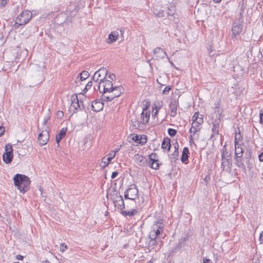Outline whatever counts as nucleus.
<instances>
[{
	"instance_id": "nucleus-1",
	"label": "nucleus",
	"mask_w": 263,
	"mask_h": 263,
	"mask_svg": "<svg viewBox=\"0 0 263 263\" xmlns=\"http://www.w3.org/2000/svg\"><path fill=\"white\" fill-rule=\"evenodd\" d=\"M14 185L23 194L29 190L31 181L29 177L25 175L16 174L13 177Z\"/></svg>"
},
{
	"instance_id": "nucleus-2",
	"label": "nucleus",
	"mask_w": 263,
	"mask_h": 263,
	"mask_svg": "<svg viewBox=\"0 0 263 263\" xmlns=\"http://www.w3.org/2000/svg\"><path fill=\"white\" fill-rule=\"evenodd\" d=\"M32 18V13L29 11H25L21 12L15 18L13 28L17 29L20 26H24L27 24Z\"/></svg>"
},
{
	"instance_id": "nucleus-3",
	"label": "nucleus",
	"mask_w": 263,
	"mask_h": 263,
	"mask_svg": "<svg viewBox=\"0 0 263 263\" xmlns=\"http://www.w3.org/2000/svg\"><path fill=\"white\" fill-rule=\"evenodd\" d=\"M243 12V9L241 7L239 13V18L235 21L232 24V37L236 38V36L239 35L240 32L242 31V23H243V18H242V13Z\"/></svg>"
},
{
	"instance_id": "nucleus-4",
	"label": "nucleus",
	"mask_w": 263,
	"mask_h": 263,
	"mask_svg": "<svg viewBox=\"0 0 263 263\" xmlns=\"http://www.w3.org/2000/svg\"><path fill=\"white\" fill-rule=\"evenodd\" d=\"M107 70L104 67H101L99 70L94 73L92 79L93 80L99 84L98 85V89H100L102 82L103 81L107 74Z\"/></svg>"
},
{
	"instance_id": "nucleus-5",
	"label": "nucleus",
	"mask_w": 263,
	"mask_h": 263,
	"mask_svg": "<svg viewBox=\"0 0 263 263\" xmlns=\"http://www.w3.org/2000/svg\"><path fill=\"white\" fill-rule=\"evenodd\" d=\"M109 96H104L107 100H113L115 98L119 97L124 92V88L121 86H115L109 91Z\"/></svg>"
},
{
	"instance_id": "nucleus-6",
	"label": "nucleus",
	"mask_w": 263,
	"mask_h": 263,
	"mask_svg": "<svg viewBox=\"0 0 263 263\" xmlns=\"http://www.w3.org/2000/svg\"><path fill=\"white\" fill-rule=\"evenodd\" d=\"M158 155L156 153H153L149 155L148 165L154 170H158L162 163H159L158 160L157 159Z\"/></svg>"
},
{
	"instance_id": "nucleus-7",
	"label": "nucleus",
	"mask_w": 263,
	"mask_h": 263,
	"mask_svg": "<svg viewBox=\"0 0 263 263\" xmlns=\"http://www.w3.org/2000/svg\"><path fill=\"white\" fill-rule=\"evenodd\" d=\"M232 166V157H221V169L229 173L231 172Z\"/></svg>"
},
{
	"instance_id": "nucleus-8",
	"label": "nucleus",
	"mask_w": 263,
	"mask_h": 263,
	"mask_svg": "<svg viewBox=\"0 0 263 263\" xmlns=\"http://www.w3.org/2000/svg\"><path fill=\"white\" fill-rule=\"evenodd\" d=\"M166 16L169 17L170 20L172 21L174 23H178L179 18L178 15L176 13V10L175 6H171L168 8L167 11L165 13Z\"/></svg>"
},
{
	"instance_id": "nucleus-9",
	"label": "nucleus",
	"mask_w": 263,
	"mask_h": 263,
	"mask_svg": "<svg viewBox=\"0 0 263 263\" xmlns=\"http://www.w3.org/2000/svg\"><path fill=\"white\" fill-rule=\"evenodd\" d=\"M127 192H128L130 195V200L132 201V204L136 205L135 199L138 195V190L137 188V186L135 184H132L130 185V187L127 189Z\"/></svg>"
},
{
	"instance_id": "nucleus-10",
	"label": "nucleus",
	"mask_w": 263,
	"mask_h": 263,
	"mask_svg": "<svg viewBox=\"0 0 263 263\" xmlns=\"http://www.w3.org/2000/svg\"><path fill=\"white\" fill-rule=\"evenodd\" d=\"M49 139V131L45 129L40 133L38 136L39 144L41 145H45L47 144Z\"/></svg>"
},
{
	"instance_id": "nucleus-11",
	"label": "nucleus",
	"mask_w": 263,
	"mask_h": 263,
	"mask_svg": "<svg viewBox=\"0 0 263 263\" xmlns=\"http://www.w3.org/2000/svg\"><path fill=\"white\" fill-rule=\"evenodd\" d=\"M71 106L74 108V110L73 112H76L79 110H82L84 108V105L81 106L80 105L77 95H73L71 97Z\"/></svg>"
},
{
	"instance_id": "nucleus-12",
	"label": "nucleus",
	"mask_w": 263,
	"mask_h": 263,
	"mask_svg": "<svg viewBox=\"0 0 263 263\" xmlns=\"http://www.w3.org/2000/svg\"><path fill=\"white\" fill-rule=\"evenodd\" d=\"M163 227L164 224L162 220H158L153 225L152 229L154 231V233H156L157 237H158L163 231Z\"/></svg>"
},
{
	"instance_id": "nucleus-13",
	"label": "nucleus",
	"mask_w": 263,
	"mask_h": 263,
	"mask_svg": "<svg viewBox=\"0 0 263 263\" xmlns=\"http://www.w3.org/2000/svg\"><path fill=\"white\" fill-rule=\"evenodd\" d=\"M243 161L247 164V167L249 170L253 167V159L252 158V152L251 149H248L245 153L243 157Z\"/></svg>"
},
{
	"instance_id": "nucleus-14",
	"label": "nucleus",
	"mask_w": 263,
	"mask_h": 263,
	"mask_svg": "<svg viewBox=\"0 0 263 263\" xmlns=\"http://www.w3.org/2000/svg\"><path fill=\"white\" fill-rule=\"evenodd\" d=\"M102 83H103V91H101L100 88L99 89L100 93L108 92L114 87H113L112 83L110 80L105 79L102 82Z\"/></svg>"
},
{
	"instance_id": "nucleus-15",
	"label": "nucleus",
	"mask_w": 263,
	"mask_h": 263,
	"mask_svg": "<svg viewBox=\"0 0 263 263\" xmlns=\"http://www.w3.org/2000/svg\"><path fill=\"white\" fill-rule=\"evenodd\" d=\"M134 158L136 163L140 166H143L148 165V162L146 157L139 154H136Z\"/></svg>"
},
{
	"instance_id": "nucleus-16",
	"label": "nucleus",
	"mask_w": 263,
	"mask_h": 263,
	"mask_svg": "<svg viewBox=\"0 0 263 263\" xmlns=\"http://www.w3.org/2000/svg\"><path fill=\"white\" fill-rule=\"evenodd\" d=\"M154 53L155 54L156 60H160L164 58L167 56L166 52L160 47H157L154 50Z\"/></svg>"
},
{
	"instance_id": "nucleus-17",
	"label": "nucleus",
	"mask_w": 263,
	"mask_h": 263,
	"mask_svg": "<svg viewBox=\"0 0 263 263\" xmlns=\"http://www.w3.org/2000/svg\"><path fill=\"white\" fill-rule=\"evenodd\" d=\"M104 104L97 100H95L91 103V109L93 111L98 112L103 109Z\"/></svg>"
},
{
	"instance_id": "nucleus-18",
	"label": "nucleus",
	"mask_w": 263,
	"mask_h": 263,
	"mask_svg": "<svg viewBox=\"0 0 263 263\" xmlns=\"http://www.w3.org/2000/svg\"><path fill=\"white\" fill-rule=\"evenodd\" d=\"M138 213V210L136 209V205L133 204V209L130 211L122 210L121 214L124 217H132Z\"/></svg>"
},
{
	"instance_id": "nucleus-19",
	"label": "nucleus",
	"mask_w": 263,
	"mask_h": 263,
	"mask_svg": "<svg viewBox=\"0 0 263 263\" xmlns=\"http://www.w3.org/2000/svg\"><path fill=\"white\" fill-rule=\"evenodd\" d=\"M178 102L175 100H172L170 103L169 106L171 110V116L174 117L177 115Z\"/></svg>"
},
{
	"instance_id": "nucleus-20",
	"label": "nucleus",
	"mask_w": 263,
	"mask_h": 263,
	"mask_svg": "<svg viewBox=\"0 0 263 263\" xmlns=\"http://www.w3.org/2000/svg\"><path fill=\"white\" fill-rule=\"evenodd\" d=\"M132 126L136 129L143 130L145 127V123L135 119V121L132 120Z\"/></svg>"
},
{
	"instance_id": "nucleus-21",
	"label": "nucleus",
	"mask_w": 263,
	"mask_h": 263,
	"mask_svg": "<svg viewBox=\"0 0 263 263\" xmlns=\"http://www.w3.org/2000/svg\"><path fill=\"white\" fill-rule=\"evenodd\" d=\"M220 122V114L219 116H218L214 122L212 123L213 127H212V132L215 134H218V128L219 127V123Z\"/></svg>"
},
{
	"instance_id": "nucleus-22",
	"label": "nucleus",
	"mask_w": 263,
	"mask_h": 263,
	"mask_svg": "<svg viewBox=\"0 0 263 263\" xmlns=\"http://www.w3.org/2000/svg\"><path fill=\"white\" fill-rule=\"evenodd\" d=\"M67 130V127L62 128L59 133L56 135L55 141L59 144L60 141L66 136Z\"/></svg>"
},
{
	"instance_id": "nucleus-23",
	"label": "nucleus",
	"mask_w": 263,
	"mask_h": 263,
	"mask_svg": "<svg viewBox=\"0 0 263 263\" xmlns=\"http://www.w3.org/2000/svg\"><path fill=\"white\" fill-rule=\"evenodd\" d=\"M243 145L238 143V145H235V157H242L243 153L242 146Z\"/></svg>"
},
{
	"instance_id": "nucleus-24",
	"label": "nucleus",
	"mask_w": 263,
	"mask_h": 263,
	"mask_svg": "<svg viewBox=\"0 0 263 263\" xmlns=\"http://www.w3.org/2000/svg\"><path fill=\"white\" fill-rule=\"evenodd\" d=\"M171 147V139L168 137L164 138L162 141L161 148L162 149H166L167 152L170 151Z\"/></svg>"
},
{
	"instance_id": "nucleus-25",
	"label": "nucleus",
	"mask_w": 263,
	"mask_h": 263,
	"mask_svg": "<svg viewBox=\"0 0 263 263\" xmlns=\"http://www.w3.org/2000/svg\"><path fill=\"white\" fill-rule=\"evenodd\" d=\"M150 117V111H147L146 108L143 109L141 114V119L142 120V122L145 123V124L149 121Z\"/></svg>"
},
{
	"instance_id": "nucleus-26",
	"label": "nucleus",
	"mask_w": 263,
	"mask_h": 263,
	"mask_svg": "<svg viewBox=\"0 0 263 263\" xmlns=\"http://www.w3.org/2000/svg\"><path fill=\"white\" fill-rule=\"evenodd\" d=\"M189 154V150L187 147H185L183 149L181 160L184 163H186V161L188 160Z\"/></svg>"
},
{
	"instance_id": "nucleus-27",
	"label": "nucleus",
	"mask_w": 263,
	"mask_h": 263,
	"mask_svg": "<svg viewBox=\"0 0 263 263\" xmlns=\"http://www.w3.org/2000/svg\"><path fill=\"white\" fill-rule=\"evenodd\" d=\"M234 159L235 161L236 165L239 167L241 168L243 171H246V166L244 164V161L242 157H234Z\"/></svg>"
},
{
	"instance_id": "nucleus-28",
	"label": "nucleus",
	"mask_w": 263,
	"mask_h": 263,
	"mask_svg": "<svg viewBox=\"0 0 263 263\" xmlns=\"http://www.w3.org/2000/svg\"><path fill=\"white\" fill-rule=\"evenodd\" d=\"M3 158L6 163H10L12 161L13 153L5 152L3 155Z\"/></svg>"
},
{
	"instance_id": "nucleus-29",
	"label": "nucleus",
	"mask_w": 263,
	"mask_h": 263,
	"mask_svg": "<svg viewBox=\"0 0 263 263\" xmlns=\"http://www.w3.org/2000/svg\"><path fill=\"white\" fill-rule=\"evenodd\" d=\"M153 12L154 14L158 17H162L166 16L165 13L164 11L161 9H157V8H153Z\"/></svg>"
},
{
	"instance_id": "nucleus-30",
	"label": "nucleus",
	"mask_w": 263,
	"mask_h": 263,
	"mask_svg": "<svg viewBox=\"0 0 263 263\" xmlns=\"http://www.w3.org/2000/svg\"><path fill=\"white\" fill-rule=\"evenodd\" d=\"M119 34L118 32L112 31L108 35V40H110L109 43L116 42L118 39Z\"/></svg>"
},
{
	"instance_id": "nucleus-31",
	"label": "nucleus",
	"mask_w": 263,
	"mask_h": 263,
	"mask_svg": "<svg viewBox=\"0 0 263 263\" xmlns=\"http://www.w3.org/2000/svg\"><path fill=\"white\" fill-rule=\"evenodd\" d=\"M115 206L121 211L125 209V204L123 199L114 201Z\"/></svg>"
},
{
	"instance_id": "nucleus-32",
	"label": "nucleus",
	"mask_w": 263,
	"mask_h": 263,
	"mask_svg": "<svg viewBox=\"0 0 263 263\" xmlns=\"http://www.w3.org/2000/svg\"><path fill=\"white\" fill-rule=\"evenodd\" d=\"M200 128H199V126L197 124H193V122L192 124V127L189 130V133L191 134L193 133V135L196 134V132H198Z\"/></svg>"
},
{
	"instance_id": "nucleus-33",
	"label": "nucleus",
	"mask_w": 263,
	"mask_h": 263,
	"mask_svg": "<svg viewBox=\"0 0 263 263\" xmlns=\"http://www.w3.org/2000/svg\"><path fill=\"white\" fill-rule=\"evenodd\" d=\"M221 157H231V153L227 150L226 145L223 146L221 149Z\"/></svg>"
},
{
	"instance_id": "nucleus-34",
	"label": "nucleus",
	"mask_w": 263,
	"mask_h": 263,
	"mask_svg": "<svg viewBox=\"0 0 263 263\" xmlns=\"http://www.w3.org/2000/svg\"><path fill=\"white\" fill-rule=\"evenodd\" d=\"M89 76V73L88 71L84 70L80 73V80L83 81L86 79Z\"/></svg>"
},
{
	"instance_id": "nucleus-35",
	"label": "nucleus",
	"mask_w": 263,
	"mask_h": 263,
	"mask_svg": "<svg viewBox=\"0 0 263 263\" xmlns=\"http://www.w3.org/2000/svg\"><path fill=\"white\" fill-rule=\"evenodd\" d=\"M242 139V137L240 134V132L239 130V132L236 133L234 139L235 145H238L239 143V141L241 140Z\"/></svg>"
},
{
	"instance_id": "nucleus-36",
	"label": "nucleus",
	"mask_w": 263,
	"mask_h": 263,
	"mask_svg": "<svg viewBox=\"0 0 263 263\" xmlns=\"http://www.w3.org/2000/svg\"><path fill=\"white\" fill-rule=\"evenodd\" d=\"M167 132L168 134L172 137H174L177 134V130L171 128L168 129Z\"/></svg>"
},
{
	"instance_id": "nucleus-37",
	"label": "nucleus",
	"mask_w": 263,
	"mask_h": 263,
	"mask_svg": "<svg viewBox=\"0 0 263 263\" xmlns=\"http://www.w3.org/2000/svg\"><path fill=\"white\" fill-rule=\"evenodd\" d=\"M178 156H179V152H178V150L177 149L176 151H175L174 152V153L171 155V158H172V159L175 161L178 159Z\"/></svg>"
},
{
	"instance_id": "nucleus-38",
	"label": "nucleus",
	"mask_w": 263,
	"mask_h": 263,
	"mask_svg": "<svg viewBox=\"0 0 263 263\" xmlns=\"http://www.w3.org/2000/svg\"><path fill=\"white\" fill-rule=\"evenodd\" d=\"M5 151L6 153H13L12 147L10 144H6L5 147Z\"/></svg>"
},
{
	"instance_id": "nucleus-39",
	"label": "nucleus",
	"mask_w": 263,
	"mask_h": 263,
	"mask_svg": "<svg viewBox=\"0 0 263 263\" xmlns=\"http://www.w3.org/2000/svg\"><path fill=\"white\" fill-rule=\"evenodd\" d=\"M156 239H151L148 243V246L149 247H151L152 249H154V247L156 245Z\"/></svg>"
},
{
	"instance_id": "nucleus-40",
	"label": "nucleus",
	"mask_w": 263,
	"mask_h": 263,
	"mask_svg": "<svg viewBox=\"0 0 263 263\" xmlns=\"http://www.w3.org/2000/svg\"><path fill=\"white\" fill-rule=\"evenodd\" d=\"M115 153L111 152L108 155V157L106 159L107 161L110 163L111 160L115 157Z\"/></svg>"
},
{
	"instance_id": "nucleus-41",
	"label": "nucleus",
	"mask_w": 263,
	"mask_h": 263,
	"mask_svg": "<svg viewBox=\"0 0 263 263\" xmlns=\"http://www.w3.org/2000/svg\"><path fill=\"white\" fill-rule=\"evenodd\" d=\"M181 242H178L176 245V246L172 249V252L173 253L176 252L178 250H179L181 248Z\"/></svg>"
},
{
	"instance_id": "nucleus-42",
	"label": "nucleus",
	"mask_w": 263,
	"mask_h": 263,
	"mask_svg": "<svg viewBox=\"0 0 263 263\" xmlns=\"http://www.w3.org/2000/svg\"><path fill=\"white\" fill-rule=\"evenodd\" d=\"M149 237L151 239H156L157 238V236L156 235V233H154V231L152 229L149 233Z\"/></svg>"
},
{
	"instance_id": "nucleus-43",
	"label": "nucleus",
	"mask_w": 263,
	"mask_h": 263,
	"mask_svg": "<svg viewBox=\"0 0 263 263\" xmlns=\"http://www.w3.org/2000/svg\"><path fill=\"white\" fill-rule=\"evenodd\" d=\"M102 93H103V94H102V97H101V100H102V101L108 102V101H112V100H107L104 97V96L105 97L109 96V92H102Z\"/></svg>"
},
{
	"instance_id": "nucleus-44",
	"label": "nucleus",
	"mask_w": 263,
	"mask_h": 263,
	"mask_svg": "<svg viewBox=\"0 0 263 263\" xmlns=\"http://www.w3.org/2000/svg\"><path fill=\"white\" fill-rule=\"evenodd\" d=\"M143 136L144 137V138H143L142 136H141V139H140V141H139V143L141 144V145H144L147 142L146 136H145V135H143Z\"/></svg>"
},
{
	"instance_id": "nucleus-45",
	"label": "nucleus",
	"mask_w": 263,
	"mask_h": 263,
	"mask_svg": "<svg viewBox=\"0 0 263 263\" xmlns=\"http://www.w3.org/2000/svg\"><path fill=\"white\" fill-rule=\"evenodd\" d=\"M199 117V113L196 112L193 116V124H196V121L198 120Z\"/></svg>"
},
{
	"instance_id": "nucleus-46",
	"label": "nucleus",
	"mask_w": 263,
	"mask_h": 263,
	"mask_svg": "<svg viewBox=\"0 0 263 263\" xmlns=\"http://www.w3.org/2000/svg\"><path fill=\"white\" fill-rule=\"evenodd\" d=\"M91 86H92V82L91 81L88 82L87 83V84H86L85 87L84 88L83 91L84 92H86L90 88Z\"/></svg>"
},
{
	"instance_id": "nucleus-47",
	"label": "nucleus",
	"mask_w": 263,
	"mask_h": 263,
	"mask_svg": "<svg viewBox=\"0 0 263 263\" xmlns=\"http://www.w3.org/2000/svg\"><path fill=\"white\" fill-rule=\"evenodd\" d=\"M171 86H166L164 89L163 90L162 93L164 95L167 94L170 90L171 89Z\"/></svg>"
},
{
	"instance_id": "nucleus-48",
	"label": "nucleus",
	"mask_w": 263,
	"mask_h": 263,
	"mask_svg": "<svg viewBox=\"0 0 263 263\" xmlns=\"http://www.w3.org/2000/svg\"><path fill=\"white\" fill-rule=\"evenodd\" d=\"M259 123L263 124V110H260L259 111Z\"/></svg>"
},
{
	"instance_id": "nucleus-49",
	"label": "nucleus",
	"mask_w": 263,
	"mask_h": 263,
	"mask_svg": "<svg viewBox=\"0 0 263 263\" xmlns=\"http://www.w3.org/2000/svg\"><path fill=\"white\" fill-rule=\"evenodd\" d=\"M140 139H141V137L138 135H135L133 138V140L138 143H139V141H140Z\"/></svg>"
},
{
	"instance_id": "nucleus-50",
	"label": "nucleus",
	"mask_w": 263,
	"mask_h": 263,
	"mask_svg": "<svg viewBox=\"0 0 263 263\" xmlns=\"http://www.w3.org/2000/svg\"><path fill=\"white\" fill-rule=\"evenodd\" d=\"M67 249V246L64 243H62L61 245V248H60V251L62 252H64L65 250V249Z\"/></svg>"
},
{
	"instance_id": "nucleus-51",
	"label": "nucleus",
	"mask_w": 263,
	"mask_h": 263,
	"mask_svg": "<svg viewBox=\"0 0 263 263\" xmlns=\"http://www.w3.org/2000/svg\"><path fill=\"white\" fill-rule=\"evenodd\" d=\"M9 0H0V7H4L7 3Z\"/></svg>"
},
{
	"instance_id": "nucleus-52",
	"label": "nucleus",
	"mask_w": 263,
	"mask_h": 263,
	"mask_svg": "<svg viewBox=\"0 0 263 263\" xmlns=\"http://www.w3.org/2000/svg\"><path fill=\"white\" fill-rule=\"evenodd\" d=\"M203 122V118L198 117V120L196 121V124L198 125L199 126Z\"/></svg>"
},
{
	"instance_id": "nucleus-53",
	"label": "nucleus",
	"mask_w": 263,
	"mask_h": 263,
	"mask_svg": "<svg viewBox=\"0 0 263 263\" xmlns=\"http://www.w3.org/2000/svg\"><path fill=\"white\" fill-rule=\"evenodd\" d=\"M79 7L77 6L75 8L71 11V14L76 15L79 11Z\"/></svg>"
},
{
	"instance_id": "nucleus-54",
	"label": "nucleus",
	"mask_w": 263,
	"mask_h": 263,
	"mask_svg": "<svg viewBox=\"0 0 263 263\" xmlns=\"http://www.w3.org/2000/svg\"><path fill=\"white\" fill-rule=\"evenodd\" d=\"M189 142H190V145L194 144L196 146V144L195 143V142L194 141L192 135H191L189 137Z\"/></svg>"
},
{
	"instance_id": "nucleus-55",
	"label": "nucleus",
	"mask_w": 263,
	"mask_h": 263,
	"mask_svg": "<svg viewBox=\"0 0 263 263\" xmlns=\"http://www.w3.org/2000/svg\"><path fill=\"white\" fill-rule=\"evenodd\" d=\"M120 195H120V193H119V192H118V191H114L113 194H111V196H112V197H116V198H117L118 196H120Z\"/></svg>"
},
{
	"instance_id": "nucleus-56",
	"label": "nucleus",
	"mask_w": 263,
	"mask_h": 263,
	"mask_svg": "<svg viewBox=\"0 0 263 263\" xmlns=\"http://www.w3.org/2000/svg\"><path fill=\"white\" fill-rule=\"evenodd\" d=\"M108 78L111 81H114L116 79V76L113 73L109 74Z\"/></svg>"
},
{
	"instance_id": "nucleus-57",
	"label": "nucleus",
	"mask_w": 263,
	"mask_h": 263,
	"mask_svg": "<svg viewBox=\"0 0 263 263\" xmlns=\"http://www.w3.org/2000/svg\"><path fill=\"white\" fill-rule=\"evenodd\" d=\"M109 163H110L107 161V162H106L105 161H102L101 163V166L102 167H104L106 166Z\"/></svg>"
},
{
	"instance_id": "nucleus-58",
	"label": "nucleus",
	"mask_w": 263,
	"mask_h": 263,
	"mask_svg": "<svg viewBox=\"0 0 263 263\" xmlns=\"http://www.w3.org/2000/svg\"><path fill=\"white\" fill-rule=\"evenodd\" d=\"M112 200H113V202H114V201L115 200H121L122 199H123V198H122V196L121 195L120 196H118L117 198L116 197H111Z\"/></svg>"
},
{
	"instance_id": "nucleus-59",
	"label": "nucleus",
	"mask_w": 263,
	"mask_h": 263,
	"mask_svg": "<svg viewBox=\"0 0 263 263\" xmlns=\"http://www.w3.org/2000/svg\"><path fill=\"white\" fill-rule=\"evenodd\" d=\"M124 198L125 199H130V195L128 192H127V189L124 192Z\"/></svg>"
},
{
	"instance_id": "nucleus-60",
	"label": "nucleus",
	"mask_w": 263,
	"mask_h": 263,
	"mask_svg": "<svg viewBox=\"0 0 263 263\" xmlns=\"http://www.w3.org/2000/svg\"><path fill=\"white\" fill-rule=\"evenodd\" d=\"M5 132V127L3 126H0V137H1Z\"/></svg>"
},
{
	"instance_id": "nucleus-61",
	"label": "nucleus",
	"mask_w": 263,
	"mask_h": 263,
	"mask_svg": "<svg viewBox=\"0 0 263 263\" xmlns=\"http://www.w3.org/2000/svg\"><path fill=\"white\" fill-rule=\"evenodd\" d=\"M118 174L119 173L117 171H115V172H112V173L111 174V178L112 179L115 178L118 176Z\"/></svg>"
},
{
	"instance_id": "nucleus-62",
	"label": "nucleus",
	"mask_w": 263,
	"mask_h": 263,
	"mask_svg": "<svg viewBox=\"0 0 263 263\" xmlns=\"http://www.w3.org/2000/svg\"><path fill=\"white\" fill-rule=\"evenodd\" d=\"M49 119H50V117L49 116H47L46 117H45L44 119V121H43V124L44 125L46 124L48 120H49Z\"/></svg>"
},
{
	"instance_id": "nucleus-63",
	"label": "nucleus",
	"mask_w": 263,
	"mask_h": 263,
	"mask_svg": "<svg viewBox=\"0 0 263 263\" xmlns=\"http://www.w3.org/2000/svg\"><path fill=\"white\" fill-rule=\"evenodd\" d=\"M259 240L260 241V243L263 244V231L260 234Z\"/></svg>"
},
{
	"instance_id": "nucleus-64",
	"label": "nucleus",
	"mask_w": 263,
	"mask_h": 263,
	"mask_svg": "<svg viewBox=\"0 0 263 263\" xmlns=\"http://www.w3.org/2000/svg\"><path fill=\"white\" fill-rule=\"evenodd\" d=\"M258 158L260 161H263V152L258 155Z\"/></svg>"
}]
</instances>
